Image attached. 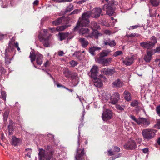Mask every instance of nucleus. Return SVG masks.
Masks as SVG:
<instances>
[{
  "instance_id": "obj_15",
  "label": "nucleus",
  "mask_w": 160,
  "mask_h": 160,
  "mask_svg": "<svg viewBox=\"0 0 160 160\" xmlns=\"http://www.w3.org/2000/svg\"><path fill=\"white\" fill-rule=\"evenodd\" d=\"M101 72V73L107 75L112 76L115 72L114 69L104 68L102 69Z\"/></svg>"
},
{
  "instance_id": "obj_56",
  "label": "nucleus",
  "mask_w": 160,
  "mask_h": 160,
  "mask_svg": "<svg viewBox=\"0 0 160 160\" xmlns=\"http://www.w3.org/2000/svg\"><path fill=\"white\" fill-rule=\"evenodd\" d=\"M154 126L160 129V119L157 122V124L154 125Z\"/></svg>"
},
{
  "instance_id": "obj_5",
  "label": "nucleus",
  "mask_w": 160,
  "mask_h": 160,
  "mask_svg": "<svg viewBox=\"0 0 160 160\" xmlns=\"http://www.w3.org/2000/svg\"><path fill=\"white\" fill-rule=\"evenodd\" d=\"M156 132L155 130L148 128L143 129L142 131V134L144 139L149 140L155 137Z\"/></svg>"
},
{
  "instance_id": "obj_64",
  "label": "nucleus",
  "mask_w": 160,
  "mask_h": 160,
  "mask_svg": "<svg viewBox=\"0 0 160 160\" xmlns=\"http://www.w3.org/2000/svg\"><path fill=\"white\" fill-rule=\"evenodd\" d=\"M155 62H156L158 64L159 67H160V59H157L155 60Z\"/></svg>"
},
{
  "instance_id": "obj_6",
  "label": "nucleus",
  "mask_w": 160,
  "mask_h": 160,
  "mask_svg": "<svg viewBox=\"0 0 160 160\" xmlns=\"http://www.w3.org/2000/svg\"><path fill=\"white\" fill-rule=\"evenodd\" d=\"M137 145L135 141L131 140L128 141L124 145V148L127 150H133L135 149L137 147Z\"/></svg>"
},
{
  "instance_id": "obj_48",
  "label": "nucleus",
  "mask_w": 160,
  "mask_h": 160,
  "mask_svg": "<svg viewBox=\"0 0 160 160\" xmlns=\"http://www.w3.org/2000/svg\"><path fill=\"white\" fill-rule=\"evenodd\" d=\"M64 74L66 77L69 78L71 75V72L69 70H67L66 72L64 73Z\"/></svg>"
},
{
  "instance_id": "obj_62",
  "label": "nucleus",
  "mask_w": 160,
  "mask_h": 160,
  "mask_svg": "<svg viewBox=\"0 0 160 160\" xmlns=\"http://www.w3.org/2000/svg\"><path fill=\"white\" fill-rule=\"evenodd\" d=\"M143 152L144 153H146L148 151V148H145L142 149Z\"/></svg>"
},
{
  "instance_id": "obj_17",
  "label": "nucleus",
  "mask_w": 160,
  "mask_h": 160,
  "mask_svg": "<svg viewBox=\"0 0 160 160\" xmlns=\"http://www.w3.org/2000/svg\"><path fill=\"white\" fill-rule=\"evenodd\" d=\"M101 50V48L97 47H91L89 49V52L92 56H95L97 52H99Z\"/></svg>"
},
{
  "instance_id": "obj_63",
  "label": "nucleus",
  "mask_w": 160,
  "mask_h": 160,
  "mask_svg": "<svg viewBox=\"0 0 160 160\" xmlns=\"http://www.w3.org/2000/svg\"><path fill=\"white\" fill-rule=\"evenodd\" d=\"M58 54L59 56H63L64 54L63 51H60L58 52Z\"/></svg>"
},
{
  "instance_id": "obj_34",
  "label": "nucleus",
  "mask_w": 160,
  "mask_h": 160,
  "mask_svg": "<svg viewBox=\"0 0 160 160\" xmlns=\"http://www.w3.org/2000/svg\"><path fill=\"white\" fill-rule=\"evenodd\" d=\"M70 25H65L61 26L59 27H58L56 29L57 31H62L65 30L66 28L70 26Z\"/></svg>"
},
{
  "instance_id": "obj_2",
  "label": "nucleus",
  "mask_w": 160,
  "mask_h": 160,
  "mask_svg": "<svg viewBox=\"0 0 160 160\" xmlns=\"http://www.w3.org/2000/svg\"><path fill=\"white\" fill-rule=\"evenodd\" d=\"M91 12L86 11L83 13L81 18H79L76 25L74 28V31L78 29L80 25L82 26H88L89 25L90 21L89 18L91 17Z\"/></svg>"
},
{
  "instance_id": "obj_16",
  "label": "nucleus",
  "mask_w": 160,
  "mask_h": 160,
  "mask_svg": "<svg viewBox=\"0 0 160 160\" xmlns=\"http://www.w3.org/2000/svg\"><path fill=\"white\" fill-rule=\"evenodd\" d=\"M153 54L152 51L147 50L146 54L144 55L143 59L146 62H149L152 59Z\"/></svg>"
},
{
  "instance_id": "obj_40",
  "label": "nucleus",
  "mask_w": 160,
  "mask_h": 160,
  "mask_svg": "<svg viewBox=\"0 0 160 160\" xmlns=\"http://www.w3.org/2000/svg\"><path fill=\"white\" fill-rule=\"evenodd\" d=\"M150 40L151 41V42L154 46L157 42V38L155 36L151 37L150 38Z\"/></svg>"
},
{
  "instance_id": "obj_50",
  "label": "nucleus",
  "mask_w": 160,
  "mask_h": 160,
  "mask_svg": "<svg viewBox=\"0 0 160 160\" xmlns=\"http://www.w3.org/2000/svg\"><path fill=\"white\" fill-rule=\"evenodd\" d=\"M156 110L157 114L159 116H160V105L157 106L156 108Z\"/></svg>"
},
{
  "instance_id": "obj_53",
  "label": "nucleus",
  "mask_w": 160,
  "mask_h": 160,
  "mask_svg": "<svg viewBox=\"0 0 160 160\" xmlns=\"http://www.w3.org/2000/svg\"><path fill=\"white\" fill-rule=\"evenodd\" d=\"M29 57L30 58H36V53L35 54V53L34 52H31L30 53V55L29 56Z\"/></svg>"
},
{
  "instance_id": "obj_29",
  "label": "nucleus",
  "mask_w": 160,
  "mask_h": 160,
  "mask_svg": "<svg viewBox=\"0 0 160 160\" xmlns=\"http://www.w3.org/2000/svg\"><path fill=\"white\" fill-rule=\"evenodd\" d=\"M69 33L68 32H66L65 33L60 32L58 34V36L60 41H62L65 40L68 37Z\"/></svg>"
},
{
  "instance_id": "obj_42",
  "label": "nucleus",
  "mask_w": 160,
  "mask_h": 160,
  "mask_svg": "<svg viewBox=\"0 0 160 160\" xmlns=\"http://www.w3.org/2000/svg\"><path fill=\"white\" fill-rule=\"evenodd\" d=\"M5 63L7 64H9L11 63V61L12 60V58H9V57H6L5 56Z\"/></svg>"
},
{
  "instance_id": "obj_45",
  "label": "nucleus",
  "mask_w": 160,
  "mask_h": 160,
  "mask_svg": "<svg viewBox=\"0 0 160 160\" xmlns=\"http://www.w3.org/2000/svg\"><path fill=\"white\" fill-rule=\"evenodd\" d=\"M151 51H152L153 54L159 52H160V46L157 47L155 49L152 50Z\"/></svg>"
},
{
  "instance_id": "obj_55",
  "label": "nucleus",
  "mask_w": 160,
  "mask_h": 160,
  "mask_svg": "<svg viewBox=\"0 0 160 160\" xmlns=\"http://www.w3.org/2000/svg\"><path fill=\"white\" fill-rule=\"evenodd\" d=\"M130 117L131 118V119L137 123H138V121L139 120V118L137 119L134 116L132 115H131Z\"/></svg>"
},
{
  "instance_id": "obj_31",
  "label": "nucleus",
  "mask_w": 160,
  "mask_h": 160,
  "mask_svg": "<svg viewBox=\"0 0 160 160\" xmlns=\"http://www.w3.org/2000/svg\"><path fill=\"white\" fill-rule=\"evenodd\" d=\"M90 27L93 30H96L99 28V26L95 21H93L91 22Z\"/></svg>"
},
{
  "instance_id": "obj_30",
  "label": "nucleus",
  "mask_w": 160,
  "mask_h": 160,
  "mask_svg": "<svg viewBox=\"0 0 160 160\" xmlns=\"http://www.w3.org/2000/svg\"><path fill=\"white\" fill-rule=\"evenodd\" d=\"M124 98L127 101H130L131 100V95L130 93L125 90L123 93Z\"/></svg>"
},
{
  "instance_id": "obj_4",
  "label": "nucleus",
  "mask_w": 160,
  "mask_h": 160,
  "mask_svg": "<svg viewBox=\"0 0 160 160\" xmlns=\"http://www.w3.org/2000/svg\"><path fill=\"white\" fill-rule=\"evenodd\" d=\"M118 5V3L117 2L114 0L110 1L108 3L103 6V10L106 11L107 15L112 16L115 13L116 6Z\"/></svg>"
},
{
  "instance_id": "obj_51",
  "label": "nucleus",
  "mask_w": 160,
  "mask_h": 160,
  "mask_svg": "<svg viewBox=\"0 0 160 160\" xmlns=\"http://www.w3.org/2000/svg\"><path fill=\"white\" fill-rule=\"evenodd\" d=\"M81 54V53L79 52H74L73 55H75L78 59H80V57Z\"/></svg>"
},
{
  "instance_id": "obj_49",
  "label": "nucleus",
  "mask_w": 160,
  "mask_h": 160,
  "mask_svg": "<svg viewBox=\"0 0 160 160\" xmlns=\"http://www.w3.org/2000/svg\"><path fill=\"white\" fill-rule=\"evenodd\" d=\"M113 152H119L120 151V148L118 147V146H113Z\"/></svg>"
},
{
  "instance_id": "obj_18",
  "label": "nucleus",
  "mask_w": 160,
  "mask_h": 160,
  "mask_svg": "<svg viewBox=\"0 0 160 160\" xmlns=\"http://www.w3.org/2000/svg\"><path fill=\"white\" fill-rule=\"evenodd\" d=\"M78 41L80 43L82 47L84 48L87 47L89 43L88 41L85 38H80Z\"/></svg>"
},
{
  "instance_id": "obj_28",
  "label": "nucleus",
  "mask_w": 160,
  "mask_h": 160,
  "mask_svg": "<svg viewBox=\"0 0 160 160\" xmlns=\"http://www.w3.org/2000/svg\"><path fill=\"white\" fill-rule=\"evenodd\" d=\"M94 85L97 87H101L102 86V83L100 79L97 77L93 78Z\"/></svg>"
},
{
  "instance_id": "obj_41",
  "label": "nucleus",
  "mask_w": 160,
  "mask_h": 160,
  "mask_svg": "<svg viewBox=\"0 0 160 160\" xmlns=\"http://www.w3.org/2000/svg\"><path fill=\"white\" fill-rule=\"evenodd\" d=\"M140 35L138 33H132L129 35H127V36L128 38L138 37L140 36Z\"/></svg>"
},
{
  "instance_id": "obj_14",
  "label": "nucleus",
  "mask_w": 160,
  "mask_h": 160,
  "mask_svg": "<svg viewBox=\"0 0 160 160\" xmlns=\"http://www.w3.org/2000/svg\"><path fill=\"white\" fill-rule=\"evenodd\" d=\"M12 43L11 42H9L8 44V47L5 49V56L6 57H9L11 55V53L13 52V46Z\"/></svg>"
},
{
  "instance_id": "obj_43",
  "label": "nucleus",
  "mask_w": 160,
  "mask_h": 160,
  "mask_svg": "<svg viewBox=\"0 0 160 160\" xmlns=\"http://www.w3.org/2000/svg\"><path fill=\"white\" fill-rule=\"evenodd\" d=\"M70 64L72 67H74L78 64V63L74 60H72L70 62Z\"/></svg>"
},
{
  "instance_id": "obj_54",
  "label": "nucleus",
  "mask_w": 160,
  "mask_h": 160,
  "mask_svg": "<svg viewBox=\"0 0 160 160\" xmlns=\"http://www.w3.org/2000/svg\"><path fill=\"white\" fill-rule=\"evenodd\" d=\"M116 108L118 110H120V111H122L123 110H124V108H123L120 106L119 105H117L116 106Z\"/></svg>"
},
{
  "instance_id": "obj_1",
  "label": "nucleus",
  "mask_w": 160,
  "mask_h": 160,
  "mask_svg": "<svg viewBox=\"0 0 160 160\" xmlns=\"http://www.w3.org/2000/svg\"><path fill=\"white\" fill-rule=\"evenodd\" d=\"M45 150L42 148L39 149L38 153L39 160H51L53 158L54 151L52 148L51 146H45Z\"/></svg>"
},
{
  "instance_id": "obj_20",
  "label": "nucleus",
  "mask_w": 160,
  "mask_h": 160,
  "mask_svg": "<svg viewBox=\"0 0 160 160\" xmlns=\"http://www.w3.org/2000/svg\"><path fill=\"white\" fill-rule=\"evenodd\" d=\"M103 44L105 45H109L111 47H113L116 45V43L115 40H111L110 39L107 40L105 39L103 41Z\"/></svg>"
},
{
  "instance_id": "obj_7",
  "label": "nucleus",
  "mask_w": 160,
  "mask_h": 160,
  "mask_svg": "<svg viewBox=\"0 0 160 160\" xmlns=\"http://www.w3.org/2000/svg\"><path fill=\"white\" fill-rule=\"evenodd\" d=\"M86 155L84 152V149H77V154L75 156L76 160H88L85 159Z\"/></svg>"
},
{
  "instance_id": "obj_25",
  "label": "nucleus",
  "mask_w": 160,
  "mask_h": 160,
  "mask_svg": "<svg viewBox=\"0 0 160 160\" xmlns=\"http://www.w3.org/2000/svg\"><path fill=\"white\" fill-rule=\"evenodd\" d=\"M112 85L113 87L120 88L123 86V83L120 79H118L112 82Z\"/></svg>"
},
{
  "instance_id": "obj_60",
  "label": "nucleus",
  "mask_w": 160,
  "mask_h": 160,
  "mask_svg": "<svg viewBox=\"0 0 160 160\" xmlns=\"http://www.w3.org/2000/svg\"><path fill=\"white\" fill-rule=\"evenodd\" d=\"M48 75H49L50 76V77L52 78V79L53 80L54 84H56L57 85L56 83L58 82H56V81L55 80V78L52 76L50 73H48Z\"/></svg>"
},
{
  "instance_id": "obj_13",
  "label": "nucleus",
  "mask_w": 160,
  "mask_h": 160,
  "mask_svg": "<svg viewBox=\"0 0 160 160\" xmlns=\"http://www.w3.org/2000/svg\"><path fill=\"white\" fill-rule=\"evenodd\" d=\"M140 44V46L143 48L147 49H151L154 46L151 41H149L141 42Z\"/></svg>"
},
{
  "instance_id": "obj_39",
  "label": "nucleus",
  "mask_w": 160,
  "mask_h": 160,
  "mask_svg": "<svg viewBox=\"0 0 160 160\" xmlns=\"http://www.w3.org/2000/svg\"><path fill=\"white\" fill-rule=\"evenodd\" d=\"M139 102L138 100H135L131 102L130 105L132 107H137L138 106Z\"/></svg>"
},
{
  "instance_id": "obj_58",
  "label": "nucleus",
  "mask_w": 160,
  "mask_h": 160,
  "mask_svg": "<svg viewBox=\"0 0 160 160\" xmlns=\"http://www.w3.org/2000/svg\"><path fill=\"white\" fill-rule=\"evenodd\" d=\"M108 155L110 156H112L114 154V152L111 150L108 151Z\"/></svg>"
},
{
  "instance_id": "obj_21",
  "label": "nucleus",
  "mask_w": 160,
  "mask_h": 160,
  "mask_svg": "<svg viewBox=\"0 0 160 160\" xmlns=\"http://www.w3.org/2000/svg\"><path fill=\"white\" fill-rule=\"evenodd\" d=\"M98 67L96 66H93L91 68L90 72H91V77L92 78H97L98 73Z\"/></svg>"
},
{
  "instance_id": "obj_9",
  "label": "nucleus",
  "mask_w": 160,
  "mask_h": 160,
  "mask_svg": "<svg viewBox=\"0 0 160 160\" xmlns=\"http://www.w3.org/2000/svg\"><path fill=\"white\" fill-rule=\"evenodd\" d=\"M70 20V17H65L63 16L60 17L56 20L52 22V24L53 25L57 26L61 24L62 22L66 21V22H68Z\"/></svg>"
},
{
  "instance_id": "obj_61",
  "label": "nucleus",
  "mask_w": 160,
  "mask_h": 160,
  "mask_svg": "<svg viewBox=\"0 0 160 160\" xmlns=\"http://www.w3.org/2000/svg\"><path fill=\"white\" fill-rule=\"evenodd\" d=\"M79 10L78 9L74 10L71 13L70 15L78 13Z\"/></svg>"
},
{
  "instance_id": "obj_33",
  "label": "nucleus",
  "mask_w": 160,
  "mask_h": 160,
  "mask_svg": "<svg viewBox=\"0 0 160 160\" xmlns=\"http://www.w3.org/2000/svg\"><path fill=\"white\" fill-rule=\"evenodd\" d=\"M74 8L72 4H70L65 9V10L63 14H65L68 12H70Z\"/></svg>"
},
{
  "instance_id": "obj_26",
  "label": "nucleus",
  "mask_w": 160,
  "mask_h": 160,
  "mask_svg": "<svg viewBox=\"0 0 160 160\" xmlns=\"http://www.w3.org/2000/svg\"><path fill=\"white\" fill-rule=\"evenodd\" d=\"M85 111H83V112H82V116H81V123L79 127H78V130H79L78 134H79V135H78V147H79V146H80V143H79V139H80V138H79V137L80 136V128L81 126H83V124H82V123H83V119H84V115H85Z\"/></svg>"
},
{
  "instance_id": "obj_19",
  "label": "nucleus",
  "mask_w": 160,
  "mask_h": 160,
  "mask_svg": "<svg viewBox=\"0 0 160 160\" xmlns=\"http://www.w3.org/2000/svg\"><path fill=\"white\" fill-rule=\"evenodd\" d=\"M134 59L132 57H127L123 60V64L127 66L131 65L133 62Z\"/></svg>"
},
{
  "instance_id": "obj_10",
  "label": "nucleus",
  "mask_w": 160,
  "mask_h": 160,
  "mask_svg": "<svg viewBox=\"0 0 160 160\" xmlns=\"http://www.w3.org/2000/svg\"><path fill=\"white\" fill-rule=\"evenodd\" d=\"M91 12V17L95 18H99L101 13L102 12V9L99 7H96L95 8L94 10L92 11H89Z\"/></svg>"
},
{
  "instance_id": "obj_44",
  "label": "nucleus",
  "mask_w": 160,
  "mask_h": 160,
  "mask_svg": "<svg viewBox=\"0 0 160 160\" xmlns=\"http://www.w3.org/2000/svg\"><path fill=\"white\" fill-rule=\"evenodd\" d=\"M26 151H28L27 154H26L25 157L27 156L29 158H31V153L32 152V150L29 148H27L25 149Z\"/></svg>"
},
{
  "instance_id": "obj_46",
  "label": "nucleus",
  "mask_w": 160,
  "mask_h": 160,
  "mask_svg": "<svg viewBox=\"0 0 160 160\" xmlns=\"http://www.w3.org/2000/svg\"><path fill=\"white\" fill-rule=\"evenodd\" d=\"M1 95L4 101H6V92L5 91H2L1 92Z\"/></svg>"
},
{
  "instance_id": "obj_23",
  "label": "nucleus",
  "mask_w": 160,
  "mask_h": 160,
  "mask_svg": "<svg viewBox=\"0 0 160 160\" xmlns=\"http://www.w3.org/2000/svg\"><path fill=\"white\" fill-rule=\"evenodd\" d=\"M39 39L43 45L44 47H47L49 46V39L48 38H45L43 37H38Z\"/></svg>"
},
{
  "instance_id": "obj_8",
  "label": "nucleus",
  "mask_w": 160,
  "mask_h": 160,
  "mask_svg": "<svg viewBox=\"0 0 160 160\" xmlns=\"http://www.w3.org/2000/svg\"><path fill=\"white\" fill-rule=\"evenodd\" d=\"M112 117V111L109 109H107L103 112L102 118L104 121H106L111 119Z\"/></svg>"
},
{
  "instance_id": "obj_38",
  "label": "nucleus",
  "mask_w": 160,
  "mask_h": 160,
  "mask_svg": "<svg viewBox=\"0 0 160 160\" xmlns=\"http://www.w3.org/2000/svg\"><path fill=\"white\" fill-rule=\"evenodd\" d=\"M57 83V86L58 88H60V87L66 89V90H68L69 91L71 92H72L73 91V89H69L68 88H67V87H65L64 86L60 84V83Z\"/></svg>"
},
{
  "instance_id": "obj_22",
  "label": "nucleus",
  "mask_w": 160,
  "mask_h": 160,
  "mask_svg": "<svg viewBox=\"0 0 160 160\" xmlns=\"http://www.w3.org/2000/svg\"><path fill=\"white\" fill-rule=\"evenodd\" d=\"M15 123L12 121V120H10L9 125L8 126V130L9 131V135H12L13 133L15 128Z\"/></svg>"
},
{
  "instance_id": "obj_52",
  "label": "nucleus",
  "mask_w": 160,
  "mask_h": 160,
  "mask_svg": "<svg viewBox=\"0 0 160 160\" xmlns=\"http://www.w3.org/2000/svg\"><path fill=\"white\" fill-rule=\"evenodd\" d=\"M101 35V34L100 33H99L97 31L95 32L94 33V36L96 38H98V36Z\"/></svg>"
},
{
  "instance_id": "obj_47",
  "label": "nucleus",
  "mask_w": 160,
  "mask_h": 160,
  "mask_svg": "<svg viewBox=\"0 0 160 160\" xmlns=\"http://www.w3.org/2000/svg\"><path fill=\"white\" fill-rule=\"evenodd\" d=\"M123 53L121 51H118L114 52L113 56L115 57L120 55Z\"/></svg>"
},
{
  "instance_id": "obj_24",
  "label": "nucleus",
  "mask_w": 160,
  "mask_h": 160,
  "mask_svg": "<svg viewBox=\"0 0 160 160\" xmlns=\"http://www.w3.org/2000/svg\"><path fill=\"white\" fill-rule=\"evenodd\" d=\"M43 56L38 52L36 53V62L38 65H41L43 62Z\"/></svg>"
},
{
  "instance_id": "obj_11",
  "label": "nucleus",
  "mask_w": 160,
  "mask_h": 160,
  "mask_svg": "<svg viewBox=\"0 0 160 160\" xmlns=\"http://www.w3.org/2000/svg\"><path fill=\"white\" fill-rule=\"evenodd\" d=\"M120 98V94L118 92H115L111 97L110 99L111 103L112 104H115Z\"/></svg>"
},
{
  "instance_id": "obj_35",
  "label": "nucleus",
  "mask_w": 160,
  "mask_h": 160,
  "mask_svg": "<svg viewBox=\"0 0 160 160\" xmlns=\"http://www.w3.org/2000/svg\"><path fill=\"white\" fill-rule=\"evenodd\" d=\"M151 4L154 7H157L159 5L160 3L159 0H150Z\"/></svg>"
},
{
  "instance_id": "obj_32",
  "label": "nucleus",
  "mask_w": 160,
  "mask_h": 160,
  "mask_svg": "<svg viewBox=\"0 0 160 160\" xmlns=\"http://www.w3.org/2000/svg\"><path fill=\"white\" fill-rule=\"evenodd\" d=\"M20 140L16 138V137L13 136L12 137V143L14 146H16L20 143Z\"/></svg>"
},
{
  "instance_id": "obj_36",
  "label": "nucleus",
  "mask_w": 160,
  "mask_h": 160,
  "mask_svg": "<svg viewBox=\"0 0 160 160\" xmlns=\"http://www.w3.org/2000/svg\"><path fill=\"white\" fill-rule=\"evenodd\" d=\"M9 111L8 110H6L4 112L3 114V119L4 122L7 121V118L9 114Z\"/></svg>"
},
{
  "instance_id": "obj_3",
  "label": "nucleus",
  "mask_w": 160,
  "mask_h": 160,
  "mask_svg": "<svg viewBox=\"0 0 160 160\" xmlns=\"http://www.w3.org/2000/svg\"><path fill=\"white\" fill-rule=\"evenodd\" d=\"M111 52L109 50L102 51L99 54V56L96 58V61L99 63L103 66H107L112 61L111 58H106L105 57L107 56Z\"/></svg>"
},
{
  "instance_id": "obj_57",
  "label": "nucleus",
  "mask_w": 160,
  "mask_h": 160,
  "mask_svg": "<svg viewBox=\"0 0 160 160\" xmlns=\"http://www.w3.org/2000/svg\"><path fill=\"white\" fill-rule=\"evenodd\" d=\"M48 137L50 138L49 140L53 141L54 139V136L51 134H48Z\"/></svg>"
},
{
  "instance_id": "obj_12",
  "label": "nucleus",
  "mask_w": 160,
  "mask_h": 160,
  "mask_svg": "<svg viewBox=\"0 0 160 160\" xmlns=\"http://www.w3.org/2000/svg\"><path fill=\"white\" fill-rule=\"evenodd\" d=\"M150 122L148 119L139 118L138 124L142 126L146 127L150 124Z\"/></svg>"
},
{
  "instance_id": "obj_59",
  "label": "nucleus",
  "mask_w": 160,
  "mask_h": 160,
  "mask_svg": "<svg viewBox=\"0 0 160 160\" xmlns=\"http://www.w3.org/2000/svg\"><path fill=\"white\" fill-rule=\"evenodd\" d=\"M48 75H49L50 76V77L52 78V79L53 80L54 84H56L57 85L56 83L58 82H56V81L55 80V78L52 76L50 73H48Z\"/></svg>"
},
{
  "instance_id": "obj_37",
  "label": "nucleus",
  "mask_w": 160,
  "mask_h": 160,
  "mask_svg": "<svg viewBox=\"0 0 160 160\" xmlns=\"http://www.w3.org/2000/svg\"><path fill=\"white\" fill-rule=\"evenodd\" d=\"M143 27L142 24H138L136 25H133L132 26H130L129 27V28H128L129 30H133L134 29H137L138 28H141Z\"/></svg>"
},
{
  "instance_id": "obj_27",
  "label": "nucleus",
  "mask_w": 160,
  "mask_h": 160,
  "mask_svg": "<svg viewBox=\"0 0 160 160\" xmlns=\"http://www.w3.org/2000/svg\"><path fill=\"white\" fill-rule=\"evenodd\" d=\"M90 32V30L87 28H82L80 29L79 31V34L82 36L86 35L89 34Z\"/></svg>"
}]
</instances>
